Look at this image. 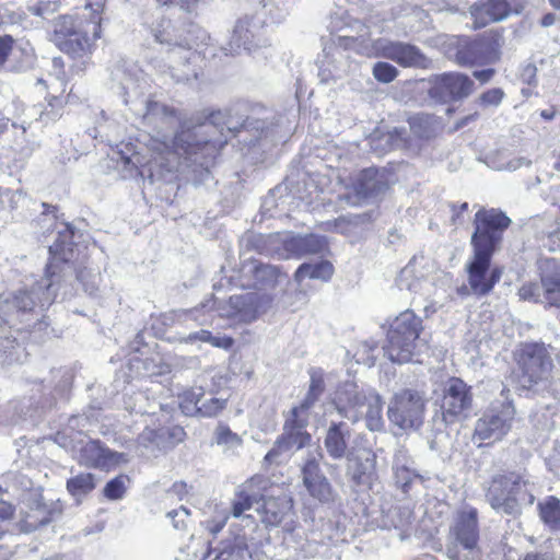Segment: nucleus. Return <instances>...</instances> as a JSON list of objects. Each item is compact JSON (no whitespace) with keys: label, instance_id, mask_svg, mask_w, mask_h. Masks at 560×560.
<instances>
[{"label":"nucleus","instance_id":"obj_9","mask_svg":"<svg viewBox=\"0 0 560 560\" xmlns=\"http://www.w3.org/2000/svg\"><path fill=\"white\" fill-rule=\"evenodd\" d=\"M495 253L471 249L465 270L470 292L477 296H486L500 282L504 268L492 264Z\"/></svg>","mask_w":560,"mask_h":560},{"label":"nucleus","instance_id":"obj_58","mask_svg":"<svg viewBox=\"0 0 560 560\" xmlns=\"http://www.w3.org/2000/svg\"><path fill=\"white\" fill-rule=\"evenodd\" d=\"M245 24L246 23H244V22H238L237 23V25H236V27L234 30V33H233L234 37H236V36L238 37L237 39L241 38V34H242L243 31H247V28L245 27Z\"/></svg>","mask_w":560,"mask_h":560},{"label":"nucleus","instance_id":"obj_62","mask_svg":"<svg viewBox=\"0 0 560 560\" xmlns=\"http://www.w3.org/2000/svg\"><path fill=\"white\" fill-rule=\"evenodd\" d=\"M223 526H224V522H223V523H221V524L215 525L214 527H212V528L210 529V532H211L213 535H215L217 533H219V532L223 528Z\"/></svg>","mask_w":560,"mask_h":560},{"label":"nucleus","instance_id":"obj_32","mask_svg":"<svg viewBox=\"0 0 560 560\" xmlns=\"http://www.w3.org/2000/svg\"><path fill=\"white\" fill-rule=\"evenodd\" d=\"M345 423H332L325 438V446L332 458H341L347 450V442L343 432Z\"/></svg>","mask_w":560,"mask_h":560},{"label":"nucleus","instance_id":"obj_1","mask_svg":"<svg viewBox=\"0 0 560 560\" xmlns=\"http://www.w3.org/2000/svg\"><path fill=\"white\" fill-rule=\"evenodd\" d=\"M105 0L88 2L86 13L65 14L57 18L52 32L56 46L72 59L89 58L96 40L102 36V21Z\"/></svg>","mask_w":560,"mask_h":560},{"label":"nucleus","instance_id":"obj_61","mask_svg":"<svg viewBox=\"0 0 560 560\" xmlns=\"http://www.w3.org/2000/svg\"><path fill=\"white\" fill-rule=\"evenodd\" d=\"M549 4L556 10L560 12V0H548Z\"/></svg>","mask_w":560,"mask_h":560},{"label":"nucleus","instance_id":"obj_18","mask_svg":"<svg viewBox=\"0 0 560 560\" xmlns=\"http://www.w3.org/2000/svg\"><path fill=\"white\" fill-rule=\"evenodd\" d=\"M349 407L357 416H364L366 427L371 431H380L383 425V400L377 394L355 393L349 399Z\"/></svg>","mask_w":560,"mask_h":560},{"label":"nucleus","instance_id":"obj_37","mask_svg":"<svg viewBox=\"0 0 560 560\" xmlns=\"http://www.w3.org/2000/svg\"><path fill=\"white\" fill-rule=\"evenodd\" d=\"M60 81V84L62 86L61 93L59 95L50 94L49 92L45 96V100L47 102V107L50 108V112L55 115H61L62 109L69 105L74 104L79 102V97L72 93V91H69L67 95H65L66 89H67V80L65 78H57Z\"/></svg>","mask_w":560,"mask_h":560},{"label":"nucleus","instance_id":"obj_52","mask_svg":"<svg viewBox=\"0 0 560 560\" xmlns=\"http://www.w3.org/2000/svg\"><path fill=\"white\" fill-rule=\"evenodd\" d=\"M10 126L15 127V124L0 109V139L9 131Z\"/></svg>","mask_w":560,"mask_h":560},{"label":"nucleus","instance_id":"obj_57","mask_svg":"<svg viewBox=\"0 0 560 560\" xmlns=\"http://www.w3.org/2000/svg\"><path fill=\"white\" fill-rule=\"evenodd\" d=\"M349 224H350V221H348L345 218L336 219L334 222L335 228L337 230H340L341 232H343Z\"/></svg>","mask_w":560,"mask_h":560},{"label":"nucleus","instance_id":"obj_48","mask_svg":"<svg viewBox=\"0 0 560 560\" xmlns=\"http://www.w3.org/2000/svg\"><path fill=\"white\" fill-rule=\"evenodd\" d=\"M395 475L397 480L401 482L402 490L407 492L412 483V474L410 469L406 466L398 467Z\"/></svg>","mask_w":560,"mask_h":560},{"label":"nucleus","instance_id":"obj_10","mask_svg":"<svg viewBox=\"0 0 560 560\" xmlns=\"http://www.w3.org/2000/svg\"><path fill=\"white\" fill-rule=\"evenodd\" d=\"M512 402L503 405L500 411L487 410L475 423L471 439L477 447L492 446L502 441L512 429L514 419Z\"/></svg>","mask_w":560,"mask_h":560},{"label":"nucleus","instance_id":"obj_26","mask_svg":"<svg viewBox=\"0 0 560 560\" xmlns=\"http://www.w3.org/2000/svg\"><path fill=\"white\" fill-rule=\"evenodd\" d=\"M229 378L224 375H215L212 377V388L209 394L212 396L209 399L201 401L200 416L202 418H214L219 416L228 406L229 398L217 397L222 386H226Z\"/></svg>","mask_w":560,"mask_h":560},{"label":"nucleus","instance_id":"obj_6","mask_svg":"<svg viewBox=\"0 0 560 560\" xmlns=\"http://www.w3.org/2000/svg\"><path fill=\"white\" fill-rule=\"evenodd\" d=\"M511 223V219L500 209H479L474 217L471 249L497 253Z\"/></svg>","mask_w":560,"mask_h":560},{"label":"nucleus","instance_id":"obj_55","mask_svg":"<svg viewBox=\"0 0 560 560\" xmlns=\"http://www.w3.org/2000/svg\"><path fill=\"white\" fill-rule=\"evenodd\" d=\"M555 22H556V15L551 12L544 14L540 20V24L544 27L551 26Z\"/></svg>","mask_w":560,"mask_h":560},{"label":"nucleus","instance_id":"obj_25","mask_svg":"<svg viewBox=\"0 0 560 560\" xmlns=\"http://www.w3.org/2000/svg\"><path fill=\"white\" fill-rule=\"evenodd\" d=\"M230 316L243 323H250L257 318L259 296L255 293L232 295L229 299Z\"/></svg>","mask_w":560,"mask_h":560},{"label":"nucleus","instance_id":"obj_13","mask_svg":"<svg viewBox=\"0 0 560 560\" xmlns=\"http://www.w3.org/2000/svg\"><path fill=\"white\" fill-rule=\"evenodd\" d=\"M308 416L310 411H302L296 406L290 410L283 424V433L278 438L275 447L266 454V460H271L291 447L300 450L310 444L312 438L306 431Z\"/></svg>","mask_w":560,"mask_h":560},{"label":"nucleus","instance_id":"obj_38","mask_svg":"<svg viewBox=\"0 0 560 560\" xmlns=\"http://www.w3.org/2000/svg\"><path fill=\"white\" fill-rule=\"evenodd\" d=\"M95 488L94 476L90 472H81L67 480V490L71 495H84Z\"/></svg>","mask_w":560,"mask_h":560},{"label":"nucleus","instance_id":"obj_20","mask_svg":"<svg viewBox=\"0 0 560 560\" xmlns=\"http://www.w3.org/2000/svg\"><path fill=\"white\" fill-rule=\"evenodd\" d=\"M453 534L465 549H474L479 541L478 511L468 508L458 512Z\"/></svg>","mask_w":560,"mask_h":560},{"label":"nucleus","instance_id":"obj_43","mask_svg":"<svg viewBox=\"0 0 560 560\" xmlns=\"http://www.w3.org/2000/svg\"><path fill=\"white\" fill-rule=\"evenodd\" d=\"M323 392V381L312 380L305 398L301 401V404L298 407L301 408L302 411H310V409L313 407V405L315 404V401L318 399Z\"/></svg>","mask_w":560,"mask_h":560},{"label":"nucleus","instance_id":"obj_24","mask_svg":"<svg viewBox=\"0 0 560 560\" xmlns=\"http://www.w3.org/2000/svg\"><path fill=\"white\" fill-rule=\"evenodd\" d=\"M481 66L493 65L501 58L503 30H490L475 37Z\"/></svg>","mask_w":560,"mask_h":560},{"label":"nucleus","instance_id":"obj_17","mask_svg":"<svg viewBox=\"0 0 560 560\" xmlns=\"http://www.w3.org/2000/svg\"><path fill=\"white\" fill-rule=\"evenodd\" d=\"M538 276L546 306L560 308V260H542L538 266Z\"/></svg>","mask_w":560,"mask_h":560},{"label":"nucleus","instance_id":"obj_44","mask_svg":"<svg viewBox=\"0 0 560 560\" xmlns=\"http://www.w3.org/2000/svg\"><path fill=\"white\" fill-rule=\"evenodd\" d=\"M518 296L523 301H529L534 303H540L542 302L541 295H542V289L541 284L537 282H526L524 283L517 292Z\"/></svg>","mask_w":560,"mask_h":560},{"label":"nucleus","instance_id":"obj_56","mask_svg":"<svg viewBox=\"0 0 560 560\" xmlns=\"http://www.w3.org/2000/svg\"><path fill=\"white\" fill-rule=\"evenodd\" d=\"M58 210L59 209L57 206L49 205L46 202L43 203V214H52V215L57 217Z\"/></svg>","mask_w":560,"mask_h":560},{"label":"nucleus","instance_id":"obj_59","mask_svg":"<svg viewBox=\"0 0 560 560\" xmlns=\"http://www.w3.org/2000/svg\"><path fill=\"white\" fill-rule=\"evenodd\" d=\"M556 115L555 109H544L540 112V116L546 120H551Z\"/></svg>","mask_w":560,"mask_h":560},{"label":"nucleus","instance_id":"obj_36","mask_svg":"<svg viewBox=\"0 0 560 560\" xmlns=\"http://www.w3.org/2000/svg\"><path fill=\"white\" fill-rule=\"evenodd\" d=\"M63 512V509L60 504H46L42 502H37L32 508L31 517L34 520V525L45 526L55 520H57Z\"/></svg>","mask_w":560,"mask_h":560},{"label":"nucleus","instance_id":"obj_31","mask_svg":"<svg viewBox=\"0 0 560 560\" xmlns=\"http://www.w3.org/2000/svg\"><path fill=\"white\" fill-rule=\"evenodd\" d=\"M142 118L151 124H175L179 120L178 110L159 102L149 101L147 103L145 114Z\"/></svg>","mask_w":560,"mask_h":560},{"label":"nucleus","instance_id":"obj_15","mask_svg":"<svg viewBox=\"0 0 560 560\" xmlns=\"http://www.w3.org/2000/svg\"><path fill=\"white\" fill-rule=\"evenodd\" d=\"M301 472L303 485L313 499L320 503H331L336 500L337 494L316 458L306 459Z\"/></svg>","mask_w":560,"mask_h":560},{"label":"nucleus","instance_id":"obj_11","mask_svg":"<svg viewBox=\"0 0 560 560\" xmlns=\"http://www.w3.org/2000/svg\"><path fill=\"white\" fill-rule=\"evenodd\" d=\"M366 57L389 59L402 68L429 69L432 66V60L417 46L383 38L373 40Z\"/></svg>","mask_w":560,"mask_h":560},{"label":"nucleus","instance_id":"obj_27","mask_svg":"<svg viewBox=\"0 0 560 560\" xmlns=\"http://www.w3.org/2000/svg\"><path fill=\"white\" fill-rule=\"evenodd\" d=\"M376 476V457L368 454L365 458L355 457L351 468V480L357 486H371Z\"/></svg>","mask_w":560,"mask_h":560},{"label":"nucleus","instance_id":"obj_35","mask_svg":"<svg viewBox=\"0 0 560 560\" xmlns=\"http://www.w3.org/2000/svg\"><path fill=\"white\" fill-rule=\"evenodd\" d=\"M50 257L45 268L46 278L52 282L54 278L59 276L63 266L70 261L71 255L65 252V246L60 243H54L49 247Z\"/></svg>","mask_w":560,"mask_h":560},{"label":"nucleus","instance_id":"obj_60","mask_svg":"<svg viewBox=\"0 0 560 560\" xmlns=\"http://www.w3.org/2000/svg\"><path fill=\"white\" fill-rule=\"evenodd\" d=\"M522 560H544L542 556L537 552H529L524 556Z\"/></svg>","mask_w":560,"mask_h":560},{"label":"nucleus","instance_id":"obj_12","mask_svg":"<svg viewBox=\"0 0 560 560\" xmlns=\"http://www.w3.org/2000/svg\"><path fill=\"white\" fill-rule=\"evenodd\" d=\"M472 402L471 386L459 377H450L443 388L440 405L443 421L452 424L466 419Z\"/></svg>","mask_w":560,"mask_h":560},{"label":"nucleus","instance_id":"obj_4","mask_svg":"<svg viewBox=\"0 0 560 560\" xmlns=\"http://www.w3.org/2000/svg\"><path fill=\"white\" fill-rule=\"evenodd\" d=\"M529 485L524 474L504 470L490 478L485 488V498L493 510L515 514L522 505H530L535 500Z\"/></svg>","mask_w":560,"mask_h":560},{"label":"nucleus","instance_id":"obj_7","mask_svg":"<svg viewBox=\"0 0 560 560\" xmlns=\"http://www.w3.org/2000/svg\"><path fill=\"white\" fill-rule=\"evenodd\" d=\"M427 404L423 390L402 388L390 398L387 408L388 420L402 430L418 429L423 423Z\"/></svg>","mask_w":560,"mask_h":560},{"label":"nucleus","instance_id":"obj_50","mask_svg":"<svg viewBox=\"0 0 560 560\" xmlns=\"http://www.w3.org/2000/svg\"><path fill=\"white\" fill-rule=\"evenodd\" d=\"M15 509L11 503L0 501V521H9L14 517Z\"/></svg>","mask_w":560,"mask_h":560},{"label":"nucleus","instance_id":"obj_33","mask_svg":"<svg viewBox=\"0 0 560 560\" xmlns=\"http://www.w3.org/2000/svg\"><path fill=\"white\" fill-rule=\"evenodd\" d=\"M334 273V266L327 260H322L316 264H302L295 271L294 278L298 282L306 278L329 280Z\"/></svg>","mask_w":560,"mask_h":560},{"label":"nucleus","instance_id":"obj_54","mask_svg":"<svg viewBox=\"0 0 560 560\" xmlns=\"http://www.w3.org/2000/svg\"><path fill=\"white\" fill-rule=\"evenodd\" d=\"M212 336L213 335L211 334V331L202 329V330L197 331L194 335H191L190 339L200 340L202 342H208L211 345Z\"/></svg>","mask_w":560,"mask_h":560},{"label":"nucleus","instance_id":"obj_21","mask_svg":"<svg viewBox=\"0 0 560 560\" xmlns=\"http://www.w3.org/2000/svg\"><path fill=\"white\" fill-rule=\"evenodd\" d=\"M144 433L145 447L152 446L163 451L173 448L186 436L180 425L172 423L159 424L155 428L147 427Z\"/></svg>","mask_w":560,"mask_h":560},{"label":"nucleus","instance_id":"obj_16","mask_svg":"<svg viewBox=\"0 0 560 560\" xmlns=\"http://www.w3.org/2000/svg\"><path fill=\"white\" fill-rule=\"evenodd\" d=\"M125 462L124 454L106 447L101 441H89L80 450V465L88 468L110 471Z\"/></svg>","mask_w":560,"mask_h":560},{"label":"nucleus","instance_id":"obj_45","mask_svg":"<svg viewBox=\"0 0 560 560\" xmlns=\"http://www.w3.org/2000/svg\"><path fill=\"white\" fill-rule=\"evenodd\" d=\"M505 96L501 88H492L482 92L479 96V104L483 107L499 106Z\"/></svg>","mask_w":560,"mask_h":560},{"label":"nucleus","instance_id":"obj_29","mask_svg":"<svg viewBox=\"0 0 560 560\" xmlns=\"http://www.w3.org/2000/svg\"><path fill=\"white\" fill-rule=\"evenodd\" d=\"M540 521L552 532H560V499L547 497L537 505Z\"/></svg>","mask_w":560,"mask_h":560},{"label":"nucleus","instance_id":"obj_49","mask_svg":"<svg viewBox=\"0 0 560 560\" xmlns=\"http://www.w3.org/2000/svg\"><path fill=\"white\" fill-rule=\"evenodd\" d=\"M211 345L217 348H222V349L229 350L233 347L234 339L229 336H223V337L212 336Z\"/></svg>","mask_w":560,"mask_h":560},{"label":"nucleus","instance_id":"obj_22","mask_svg":"<svg viewBox=\"0 0 560 560\" xmlns=\"http://www.w3.org/2000/svg\"><path fill=\"white\" fill-rule=\"evenodd\" d=\"M110 159L115 162L122 178L137 177L140 174V152L137 143L132 141H121L112 150Z\"/></svg>","mask_w":560,"mask_h":560},{"label":"nucleus","instance_id":"obj_42","mask_svg":"<svg viewBox=\"0 0 560 560\" xmlns=\"http://www.w3.org/2000/svg\"><path fill=\"white\" fill-rule=\"evenodd\" d=\"M16 44V39L12 35H0V71L4 70L11 60Z\"/></svg>","mask_w":560,"mask_h":560},{"label":"nucleus","instance_id":"obj_8","mask_svg":"<svg viewBox=\"0 0 560 560\" xmlns=\"http://www.w3.org/2000/svg\"><path fill=\"white\" fill-rule=\"evenodd\" d=\"M268 480L260 475H255L247 479L235 493L232 502L231 513L234 517H240L245 511L253 508L254 504L261 503V518L270 525H278L282 521V515L278 512H270L269 506L275 504V499H266Z\"/></svg>","mask_w":560,"mask_h":560},{"label":"nucleus","instance_id":"obj_19","mask_svg":"<svg viewBox=\"0 0 560 560\" xmlns=\"http://www.w3.org/2000/svg\"><path fill=\"white\" fill-rule=\"evenodd\" d=\"M469 12L472 28L478 30L505 19L511 13V5L508 0H481L474 3Z\"/></svg>","mask_w":560,"mask_h":560},{"label":"nucleus","instance_id":"obj_30","mask_svg":"<svg viewBox=\"0 0 560 560\" xmlns=\"http://www.w3.org/2000/svg\"><path fill=\"white\" fill-rule=\"evenodd\" d=\"M411 132L420 139H430L434 136L440 120L435 115L418 113L407 119Z\"/></svg>","mask_w":560,"mask_h":560},{"label":"nucleus","instance_id":"obj_40","mask_svg":"<svg viewBox=\"0 0 560 560\" xmlns=\"http://www.w3.org/2000/svg\"><path fill=\"white\" fill-rule=\"evenodd\" d=\"M214 441L218 445H240L241 436L233 432L225 423L220 422L214 431Z\"/></svg>","mask_w":560,"mask_h":560},{"label":"nucleus","instance_id":"obj_3","mask_svg":"<svg viewBox=\"0 0 560 560\" xmlns=\"http://www.w3.org/2000/svg\"><path fill=\"white\" fill-rule=\"evenodd\" d=\"M203 127H206V125H203ZM207 127H210V125H207ZM211 128L213 127L211 126ZM201 129L202 126L198 128L182 127L180 130L175 133L172 145L155 141L152 145V149L156 152L154 160H160L161 165L165 167L166 164L163 161H168V156L171 155L182 156L186 160L200 161L201 164L208 159H214L220 153L225 141L206 138L205 136L208 135L209 131H202Z\"/></svg>","mask_w":560,"mask_h":560},{"label":"nucleus","instance_id":"obj_34","mask_svg":"<svg viewBox=\"0 0 560 560\" xmlns=\"http://www.w3.org/2000/svg\"><path fill=\"white\" fill-rule=\"evenodd\" d=\"M206 395L202 387H190L178 396L179 409L185 416L199 417L200 404Z\"/></svg>","mask_w":560,"mask_h":560},{"label":"nucleus","instance_id":"obj_46","mask_svg":"<svg viewBox=\"0 0 560 560\" xmlns=\"http://www.w3.org/2000/svg\"><path fill=\"white\" fill-rule=\"evenodd\" d=\"M63 225L65 228L58 232V237L55 243H60L65 246V252L72 256L74 229L70 223H65Z\"/></svg>","mask_w":560,"mask_h":560},{"label":"nucleus","instance_id":"obj_51","mask_svg":"<svg viewBox=\"0 0 560 560\" xmlns=\"http://www.w3.org/2000/svg\"><path fill=\"white\" fill-rule=\"evenodd\" d=\"M495 74V70L492 68L476 70L472 72L475 79H477L481 84L489 82L493 75Z\"/></svg>","mask_w":560,"mask_h":560},{"label":"nucleus","instance_id":"obj_2","mask_svg":"<svg viewBox=\"0 0 560 560\" xmlns=\"http://www.w3.org/2000/svg\"><path fill=\"white\" fill-rule=\"evenodd\" d=\"M511 381L516 390L533 392L552 380L553 360L544 342H521L513 352Z\"/></svg>","mask_w":560,"mask_h":560},{"label":"nucleus","instance_id":"obj_23","mask_svg":"<svg viewBox=\"0 0 560 560\" xmlns=\"http://www.w3.org/2000/svg\"><path fill=\"white\" fill-rule=\"evenodd\" d=\"M352 187L357 198L365 200L386 190L388 184L378 168L368 167L358 174Z\"/></svg>","mask_w":560,"mask_h":560},{"label":"nucleus","instance_id":"obj_47","mask_svg":"<svg viewBox=\"0 0 560 560\" xmlns=\"http://www.w3.org/2000/svg\"><path fill=\"white\" fill-rule=\"evenodd\" d=\"M452 215H451V224L456 226L462 223L463 215L468 211V203L462 202L460 205L451 203L450 205Z\"/></svg>","mask_w":560,"mask_h":560},{"label":"nucleus","instance_id":"obj_53","mask_svg":"<svg viewBox=\"0 0 560 560\" xmlns=\"http://www.w3.org/2000/svg\"><path fill=\"white\" fill-rule=\"evenodd\" d=\"M479 117V114L477 112L470 114V115H467L463 118H460L454 126V130H459L462 128H464L465 126H467L469 122H472L475 120H477Z\"/></svg>","mask_w":560,"mask_h":560},{"label":"nucleus","instance_id":"obj_41","mask_svg":"<svg viewBox=\"0 0 560 560\" xmlns=\"http://www.w3.org/2000/svg\"><path fill=\"white\" fill-rule=\"evenodd\" d=\"M126 480H128V478L122 475L109 480L103 489L104 495L108 500L121 499L126 492Z\"/></svg>","mask_w":560,"mask_h":560},{"label":"nucleus","instance_id":"obj_28","mask_svg":"<svg viewBox=\"0 0 560 560\" xmlns=\"http://www.w3.org/2000/svg\"><path fill=\"white\" fill-rule=\"evenodd\" d=\"M455 61L460 67L481 66L475 37L460 36L455 45Z\"/></svg>","mask_w":560,"mask_h":560},{"label":"nucleus","instance_id":"obj_14","mask_svg":"<svg viewBox=\"0 0 560 560\" xmlns=\"http://www.w3.org/2000/svg\"><path fill=\"white\" fill-rule=\"evenodd\" d=\"M474 81L460 72H445L431 79L429 94L440 101H459L474 91Z\"/></svg>","mask_w":560,"mask_h":560},{"label":"nucleus","instance_id":"obj_5","mask_svg":"<svg viewBox=\"0 0 560 560\" xmlns=\"http://www.w3.org/2000/svg\"><path fill=\"white\" fill-rule=\"evenodd\" d=\"M423 330L422 319L412 311L401 312L392 323L387 331V342L384 352L395 363L411 361L416 341Z\"/></svg>","mask_w":560,"mask_h":560},{"label":"nucleus","instance_id":"obj_39","mask_svg":"<svg viewBox=\"0 0 560 560\" xmlns=\"http://www.w3.org/2000/svg\"><path fill=\"white\" fill-rule=\"evenodd\" d=\"M374 79L380 83H390L399 74L398 69L389 62L377 61L372 69Z\"/></svg>","mask_w":560,"mask_h":560}]
</instances>
